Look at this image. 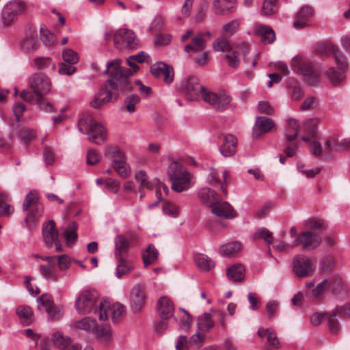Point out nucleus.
Here are the masks:
<instances>
[{
	"label": "nucleus",
	"instance_id": "1",
	"mask_svg": "<svg viewBox=\"0 0 350 350\" xmlns=\"http://www.w3.org/2000/svg\"><path fill=\"white\" fill-rule=\"evenodd\" d=\"M149 56L144 52H141L135 56L127 59L128 65L133 69L121 66L122 60L116 59L107 64V72L111 79L107 80L101 87L98 94L91 102L94 108H100L105 104L115 101L119 96V90L122 92L131 91L132 85L129 81V77L138 69L135 62H144Z\"/></svg>",
	"mask_w": 350,
	"mask_h": 350
},
{
	"label": "nucleus",
	"instance_id": "2",
	"mask_svg": "<svg viewBox=\"0 0 350 350\" xmlns=\"http://www.w3.org/2000/svg\"><path fill=\"white\" fill-rule=\"evenodd\" d=\"M319 53L334 57L335 62L338 66V70H336L334 67H331L326 71L325 75L333 85L342 83L345 79V71L348 67L346 57L342 52L335 45L324 44L319 50Z\"/></svg>",
	"mask_w": 350,
	"mask_h": 350
},
{
	"label": "nucleus",
	"instance_id": "3",
	"mask_svg": "<svg viewBox=\"0 0 350 350\" xmlns=\"http://www.w3.org/2000/svg\"><path fill=\"white\" fill-rule=\"evenodd\" d=\"M29 84L31 91L23 90L20 94L21 98L28 103H39L51 89L50 79L41 72L32 75L29 79Z\"/></svg>",
	"mask_w": 350,
	"mask_h": 350
},
{
	"label": "nucleus",
	"instance_id": "4",
	"mask_svg": "<svg viewBox=\"0 0 350 350\" xmlns=\"http://www.w3.org/2000/svg\"><path fill=\"white\" fill-rule=\"evenodd\" d=\"M78 129L81 133L87 134L89 140L96 144H101L106 139L105 128L90 114H84L79 119Z\"/></svg>",
	"mask_w": 350,
	"mask_h": 350
},
{
	"label": "nucleus",
	"instance_id": "5",
	"mask_svg": "<svg viewBox=\"0 0 350 350\" xmlns=\"http://www.w3.org/2000/svg\"><path fill=\"white\" fill-rule=\"evenodd\" d=\"M167 173L172 183V189L175 191L182 192L190 187L191 176L180 163L176 161L170 162Z\"/></svg>",
	"mask_w": 350,
	"mask_h": 350
},
{
	"label": "nucleus",
	"instance_id": "6",
	"mask_svg": "<svg viewBox=\"0 0 350 350\" xmlns=\"http://www.w3.org/2000/svg\"><path fill=\"white\" fill-rule=\"evenodd\" d=\"M95 314L98 315L100 321L108 320L111 317L113 322L120 321L126 314L124 306L120 303L116 302L111 304L108 301L104 300L99 304V310H95Z\"/></svg>",
	"mask_w": 350,
	"mask_h": 350
},
{
	"label": "nucleus",
	"instance_id": "7",
	"mask_svg": "<svg viewBox=\"0 0 350 350\" xmlns=\"http://www.w3.org/2000/svg\"><path fill=\"white\" fill-rule=\"evenodd\" d=\"M23 210L27 211L25 217V223L28 227H31L41 216L43 211L42 205L39 202L38 194L36 191H30L25 197Z\"/></svg>",
	"mask_w": 350,
	"mask_h": 350
},
{
	"label": "nucleus",
	"instance_id": "8",
	"mask_svg": "<svg viewBox=\"0 0 350 350\" xmlns=\"http://www.w3.org/2000/svg\"><path fill=\"white\" fill-rule=\"evenodd\" d=\"M97 299L98 295L95 291L87 290L81 292L75 301L77 311L81 314H89L92 310L95 312L96 309L99 310L96 305Z\"/></svg>",
	"mask_w": 350,
	"mask_h": 350
},
{
	"label": "nucleus",
	"instance_id": "9",
	"mask_svg": "<svg viewBox=\"0 0 350 350\" xmlns=\"http://www.w3.org/2000/svg\"><path fill=\"white\" fill-rule=\"evenodd\" d=\"M139 46L135 33L127 29H120L114 34V47L117 49L133 50Z\"/></svg>",
	"mask_w": 350,
	"mask_h": 350
},
{
	"label": "nucleus",
	"instance_id": "10",
	"mask_svg": "<svg viewBox=\"0 0 350 350\" xmlns=\"http://www.w3.org/2000/svg\"><path fill=\"white\" fill-rule=\"evenodd\" d=\"M27 6L22 0H12L9 1L3 8L1 18L3 23L9 26L18 18V16L26 10Z\"/></svg>",
	"mask_w": 350,
	"mask_h": 350
},
{
	"label": "nucleus",
	"instance_id": "11",
	"mask_svg": "<svg viewBox=\"0 0 350 350\" xmlns=\"http://www.w3.org/2000/svg\"><path fill=\"white\" fill-rule=\"evenodd\" d=\"M202 100L216 110L224 109L230 103V97L224 92H212L207 89L202 92Z\"/></svg>",
	"mask_w": 350,
	"mask_h": 350
},
{
	"label": "nucleus",
	"instance_id": "12",
	"mask_svg": "<svg viewBox=\"0 0 350 350\" xmlns=\"http://www.w3.org/2000/svg\"><path fill=\"white\" fill-rule=\"evenodd\" d=\"M206 88L201 85L198 79L195 76H190L186 78L181 83V90L187 100H198L200 96L202 97V92Z\"/></svg>",
	"mask_w": 350,
	"mask_h": 350
},
{
	"label": "nucleus",
	"instance_id": "13",
	"mask_svg": "<svg viewBox=\"0 0 350 350\" xmlns=\"http://www.w3.org/2000/svg\"><path fill=\"white\" fill-rule=\"evenodd\" d=\"M293 68L295 72L302 75L310 85H313L318 82L319 75L310 62L295 58L293 60Z\"/></svg>",
	"mask_w": 350,
	"mask_h": 350
},
{
	"label": "nucleus",
	"instance_id": "14",
	"mask_svg": "<svg viewBox=\"0 0 350 350\" xmlns=\"http://www.w3.org/2000/svg\"><path fill=\"white\" fill-rule=\"evenodd\" d=\"M325 289H329L334 294L338 295L343 290V284L339 277L324 280L311 291L312 295L317 300L321 298Z\"/></svg>",
	"mask_w": 350,
	"mask_h": 350
},
{
	"label": "nucleus",
	"instance_id": "15",
	"mask_svg": "<svg viewBox=\"0 0 350 350\" xmlns=\"http://www.w3.org/2000/svg\"><path fill=\"white\" fill-rule=\"evenodd\" d=\"M321 242V237L312 231L305 230L295 239L292 247L301 245L304 250H312L317 247Z\"/></svg>",
	"mask_w": 350,
	"mask_h": 350
},
{
	"label": "nucleus",
	"instance_id": "16",
	"mask_svg": "<svg viewBox=\"0 0 350 350\" xmlns=\"http://www.w3.org/2000/svg\"><path fill=\"white\" fill-rule=\"evenodd\" d=\"M293 270L297 277L303 278L312 274L314 266L309 258L298 254L293 258Z\"/></svg>",
	"mask_w": 350,
	"mask_h": 350
},
{
	"label": "nucleus",
	"instance_id": "17",
	"mask_svg": "<svg viewBox=\"0 0 350 350\" xmlns=\"http://www.w3.org/2000/svg\"><path fill=\"white\" fill-rule=\"evenodd\" d=\"M337 315L341 318H350V304L336 306L332 314L328 316V327L334 334H338L340 330V323L336 317Z\"/></svg>",
	"mask_w": 350,
	"mask_h": 350
},
{
	"label": "nucleus",
	"instance_id": "18",
	"mask_svg": "<svg viewBox=\"0 0 350 350\" xmlns=\"http://www.w3.org/2000/svg\"><path fill=\"white\" fill-rule=\"evenodd\" d=\"M47 262V265H41L40 271L41 275L47 280L57 282L62 275L59 273L56 267V257L46 256L43 258Z\"/></svg>",
	"mask_w": 350,
	"mask_h": 350
},
{
	"label": "nucleus",
	"instance_id": "19",
	"mask_svg": "<svg viewBox=\"0 0 350 350\" xmlns=\"http://www.w3.org/2000/svg\"><path fill=\"white\" fill-rule=\"evenodd\" d=\"M146 295L145 287L141 284H137L133 287L130 295V301L132 310L139 312L145 305Z\"/></svg>",
	"mask_w": 350,
	"mask_h": 350
},
{
	"label": "nucleus",
	"instance_id": "20",
	"mask_svg": "<svg viewBox=\"0 0 350 350\" xmlns=\"http://www.w3.org/2000/svg\"><path fill=\"white\" fill-rule=\"evenodd\" d=\"M150 72L155 77L163 78L167 84H170L174 80L173 68L162 62L152 65Z\"/></svg>",
	"mask_w": 350,
	"mask_h": 350
},
{
	"label": "nucleus",
	"instance_id": "21",
	"mask_svg": "<svg viewBox=\"0 0 350 350\" xmlns=\"http://www.w3.org/2000/svg\"><path fill=\"white\" fill-rule=\"evenodd\" d=\"M132 234L118 235L115 239L116 252L115 256L116 258H125L131 245V240L133 239Z\"/></svg>",
	"mask_w": 350,
	"mask_h": 350
},
{
	"label": "nucleus",
	"instance_id": "22",
	"mask_svg": "<svg viewBox=\"0 0 350 350\" xmlns=\"http://www.w3.org/2000/svg\"><path fill=\"white\" fill-rule=\"evenodd\" d=\"M212 33L209 31L199 33L191 40V42L185 46L187 53H197L203 51L206 44V38H211Z\"/></svg>",
	"mask_w": 350,
	"mask_h": 350
},
{
	"label": "nucleus",
	"instance_id": "23",
	"mask_svg": "<svg viewBox=\"0 0 350 350\" xmlns=\"http://www.w3.org/2000/svg\"><path fill=\"white\" fill-rule=\"evenodd\" d=\"M213 214L221 218L231 219L236 216V212L228 202H223L220 199L211 208Z\"/></svg>",
	"mask_w": 350,
	"mask_h": 350
},
{
	"label": "nucleus",
	"instance_id": "24",
	"mask_svg": "<svg viewBox=\"0 0 350 350\" xmlns=\"http://www.w3.org/2000/svg\"><path fill=\"white\" fill-rule=\"evenodd\" d=\"M42 235L45 243L51 247L53 242L59 239V231L55 227V223L53 220H49L43 224Z\"/></svg>",
	"mask_w": 350,
	"mask_h": 350
},
{
	"label": "nucleus",
	"instance_id": "25",
	"mask_svg": "<svg viewBox=\"0 0 350 350\" xmlns=\"http://www.w3.org/2000/svg\"><path fill=\"white\" fill-rule=\"evenodd\" d=\"M228 174L226 171H223L220 175L217 170L212 169L211 173L208 176V181L212 186L219 185L221 190L224 194L226 196L227 190L226 187L228 184Z\"/></svg>",
	"mask_w": 350,
	"mask_h": 350
},
{
	"label": "nucleus",
	"instance_id": "26",
	"mask_svg": "<svg viewBox=\"0 0 350 350\" xmlns=\"http://www.w3.org/2000/svg\"><path fill=\"white\" fill-rule=\"evenodd\" d=\"M53 342L59 350H81V347L77 343H74L68 336H63L61 333H55L53 336Z\"/></svg>",
	"mask_w": 350,
	"mask_h": 350
},
{
	"label": "nucleus",
	"instance_id": "27",
	"mask_svg": "<svg viewBox=\"0 0 350 350\" xmlns=\"http://www.w3.org/2000/svg\"><path fill=\"white\" fill-rule=\"evenodd\" d=\"M38 301L41 304L38 305V308L40 310L41 306L44 308L51 317L59 319L62 316L60 310L54 306L53 301L51 295H43L38 299Z\"/></svg>",
	"mask_w": 350,
	"mask_h": 350
},
{
	"label": "nucleus",
	"instance_id": "28",
	"mask_svg": "<svg viewBox=\"0 0 350 350\" xmlns=\"http://www.w3.org/2000/svg\"><path fill=\"white\" fill-rule=\"evenodd\" d=\"M157 309L162 319H168L173 316L174 306L169 297L163 296L158 301Z\"/></svg>",
	"mask_w": 350,
	"mask_h": 350
},
{
	"label": "nucleus",
	"instance_id": "29",
	"mask_svg": "<svg viewBox=\"0 0 350 350\" xmlns=\"http://www.w3.org/2000/svg\"><path fill=\"white\" fill-rule=\"evenodd\" d=\"M237 144L236 137L232 135H227L223 138L219 151L225 157H231L236 152Z\"/></svg>",
	"mask_w": 350,
	"mask_h": 350
},
{
	"label": "nucleus",
	"instance_id": "30",
	"mask_svg": "<svg viewBox=\"0 0 350 350\" xmlns=\"http://www.w3.org/2000/svg\"><path fill=\"white\" fill-rule=\"evenodd\" d=\"M313 10L310 6H303L298 12L293 27L296 29H302L308 25V21L312 16Z\"/></svg>",
	"mask_w": 350,
	"mask_h": 350
},
{
	"label": "nucleus",
	"instance_id": "31",
	"mask_svg": "<svg viewBox=\"0 0 350 350\" xmlns=\"http://www.w3.org/2000/svg\"><path fill=\"white\" fill-rule=\"evenodd\" d=\"M198 197L203 204L211 208L220 199L214 190L208 187L202 188L198 192Z\"/></svg>",
	"mask_w": 350,
	"mask_h": 350
},
{
	"label": "nucleus",
	"instance_id": "32",
	"mask_svg": "<svg viewBox=\"0 0 350 350\" xmlns=\"http://www.w3.org/2000/svg\"><path fill=\"white\" fill-rule=\"evenodd\" d=\"M235 0H213V10L217 15H226L231 13L234 9Z\"/></svg>",
	"mask_w": 350,
	"mask_h": 350
},
{
	"label": "nucleus",
	"instance_id": "33",
	"mask_svg": "<svg viewBox=\"0 0 350 350\" xmlns=\"http://www.w3.org/2000/svg\"><path fill=\"white\" fill-rule=\"evenodd\" d=\"M249 53V45L246 43H242L238 46V49L233 51L232 54H227L226 58L228 62V65L234 68L238 67L239 64V55L241 53L245 57Z\"/></svg>",
	"mask_w": 350,
	"mask_h": 350
},
{
	"label": "nucleus",
	"instance_id": "34",
	"mask_svg": "<svg viewBox=\"0 0 350 350\" xmlns=\"http://www.w3.org/2000/svg\"><path fill=\"white\" fill-rule=\"evenodd\" d=\"M111 167L122 178H127L131 174L130 167L126 163V156L119 160L113 161L111 163Z\"/></svg>",
	"mask_w": 350,
	"mask_h": 350
},
{
	"label": "nucleus",
	"instance_id": "35",
	"mask_svg": "<svg viewBox=\"0 0 350 350\" xmlns=\"http://www.w3.org/2000/svg\"><path fill=\"white\" fill-rule=\"evenodd\" d=\"M317 124L318 120L317 119H310L304 122L302 126V129L304 132L308 134V136L304 135L301 137V139L304 142H308L311 140V138L315 137L317 129Z\"/></svg>",
	"mask_w": 350,
	"mask_h": 350
},
{
	"label": "nucleus",
	"instance_id": "36",
	"mask_svg": "<svg viewBox=\"0 0 350 350\" xmlns=\"http://www.w3.org/2000/svg\"><path fill=\"white\" fill-rule=\"evenodd\" d=\"M255 32L257 35L260 36L261 41L265 44L272 43L275 40V33L273 30L265 25H258Z\"/></svg>",
	"mask_w": 350,
	"mask_h": 350
},
{
	"label": "nucleus",
	"instance_id": "37",
	"mask_svg": "<svg viewBox=\"0 0 350 350\" xmlns=\"http://www.w3.org/2000/svg\"><path fill=\"white\" fill-rule=\"evenodd\" d=\"M197 325L198 331L206 332L214 327L215 323L211 317V314L206 312L198 317Z\"/></svg>",
	"mask_w": 350,
	"mask_h": 350
},
{
	"label": "nucleus",
	"instance_id": "38",
	"mask_svg": "<svg viewBox=\"0 0 350 350\" xmlns=\"http://www.w3.org/2000/svg\"><path fill=\"white\" fill-rule=\"evenodd\" d=\"M105 158L111 161L119 160L126 156L123 150L116 145L111 144L105 148Z\"/></svg>",
	"mask_w": 350,
	"mask_h": 350
},
{
	"label": "nucleus",
	"instance_id": "39",
	"mask_svg": "<svg viewBox=\"0 0 350 350\" xmlns=\"http://www.w3.org/2000/svg\"><path fill=\"white\" fill-rule=\"evenodd\" d=\"M77 225L72 221L68 224L64 231V237L68 247H72L77 240Z\"/></svg>",
	"mask_w": 350,
	"mask_h": 350
},
{
	"label": "nucleus",
	"instance_id": "40",
	"mask_svg": "<svg viewBox=\"0 0 350 350\" xmlns=\"http://www.w3.org/2000/svg\"><path fill=\"white\" fill-rule=\"evenodd\" d=\"M16 314L22 323L29 325L33 321V311L27 306H20L16 309Z\"/></svg>",
	"mask_w": 350,
	"mask_h": 350
},
{
	"label": "nucleus",
	"instance_id": "41",
	"mask_svg": "<svg viewBox=\"0 0 350 350\" xmlns=\"http://www.w3.org/2000/svg\"><path fill=\"white\" fill-rule=\"evenodd\" d=\"M38 40L36 33L27 36L21 43V46L24 51L29 52L38 49Z\"/></svg>",
	"mask_w": 350,
	"mask_h": 350
},
{
	"label": "nucleus",
	"instance_id": "42",
	"mask_svg": "<svg viewBox=\"0 0 350 350\" xmlns=\"http://www.w3.org/2000/svg\"><path fill=\"white\" fill-rule=\"evenodd\" d=\"M258 335L260 338L267 337V341L273 349H278L280 343L278 340L276 334L271 329L260 328L258 331Z\"/></svg>",
	"mask_w": 350,
	"mask_h": 350
},
{
	"label": "nucleus",
	"instance_id": "43",
	"mask_svg": "<svg viewBox=\"0 0 350 350\" xmlns=\"http://www.w3.org/2000/svg\"><path fill=\"white\" fill-rule=\"evenodd\" d=\"M245 268L242 265L236 264L227 270L228 278L233 281H241L244 278Z\"/></svg>",
	"mask_w": 350,
	"mask_h": 350
},
{
	"label": "nucleus",
	"instance_id": "44",
	"mask_svg": "<svg viewBox=\"0 0 350 350\" xmlns=\"http://www.w3.org/2000/svg\"><path fill=\"white\" fill-rule=\"evenodd\" d=\"M158 251L155 247L150 244L143 252L142 258L145 266L153 264L158 258Z\"/></svg>",
	"mask_w": 350,
	"mask_h": 350
},
{
	"label": "nucleus",
	"instance_id": "45",
	"mask_svg": "<svg viewBox=\"0 0 350 350\" xmlns=\"http://www.w3.org/2000/svg\"><path fill=\"white\" fill-rule=\"evenodd\" d=\"M255 125L262 133H268L275 126L273 120L267 117H258Z\"/></svg>",
	"mask_w": 350,
	"mask_h": 350
},
{
	"label": "nucleus",
	"instance_id": "46",
	"mask_svg": "<svg viewBox=\"0 0 350 350\" xmlns=\"http://www.w3.org/2000/svg\"><path fill=\"white\" fill-rule=\"evenodd\" d=\"M288 127L286 130V139L288 141L296 139L299 126L297 121L295 119L288 120Z\"/></svg>",
	"mask_w": 350,
	"mask_h": 350
},
{
	"label": "nucleus",
	"instance_id": "47",
	"mask_svg": "<svg viewBox=\"0 0 350 350\" xmlns=\"http://www.w3.org/2000/svg\"><path fill=\"white\" fill-rule=\"evenodd\" d=\"M117 259L118 263L116 268V275L118 278H121L124 275L129 273L133 269V265L126 260V258Z\"/></svg>",
	"mask_w": 350,
	"mask_h": 350
},
{
	"label": "nucleus",
	"instance_id": "48",
	"mask_svg": "<svg viewBox=\"0 0 350 350\" xmlns=\"http://www.w3.org/2000/svg\"><path fill=\"white\" fill-rule=\"evenodd\" d=\"M241 247V243L238 241L229 243L220 247L219 253L221 256H230L239 252Z\"/></svg>",
	"mask_w": 350,
	"mask_h": 350
},
{
	"label": "nucleus",
	"instance_id": "49",
	"mask_svg": "<svg viewBox=\"0 0 350 350\" xmlns=\"http://www.w3.org/2000/svg\"><path fill=\"white\" fill-rule=\"evenodd\" d=\"M96 321L89 317H85L75 323V327L86 332H94L96 329Z\"/></svg>",
	"mask_w": 350,
	"mask_h": 350
},
{
	"label": "nucleus",
	"instance_id": "50",
	"mask_svg": "<svg viewBox=\"0 0 350 350\" xmlns=\"http://www.w3.org/2000/svg\"><path fill=\"white\" fill-rule=\"evenodd\" d=\"M53 66L55 68V64L52 59L49 57H37L33 59V66L37 70H44L47 68Z\"/></svg>",
	"mask_w": 350,
	"mask_h": 350
},
{
	"label": "nucleus",
	"instance_id": "51",
	"mask_svg": "<svg viewBox=\"0 0 350 350\" xmlns=\"http://www.w3.org/2000/svg\"><path fill=\"white\" fill-rule=\"evenodd\" d=\"M195 261L197 266L202 270L208 271L214 267L213 262L207 256L204 254L196 255Z\"/></svg>",
	"mask_w": 350,
	"mask_h": 350
},
{
	"label": "nucleus",
	"instance_id": "52",
	"mask_svg": "<svg viewBox=\"0 0 350 350\" xmlns=\"http://www.w3.org/2000/svg\"><path fill=\"white\" fill-rule=\"evenodd\" d=\"M135 180L139 183V187L152 190L154 189V183L148 180V176L144 171H139L135 175Z\"/></svg>",
	"mask_w": 350,
	"mask_h": 350
},
{
	"label": "nucleus",
	"instance_id": "53",
	"mask_svg": "<svg viewBox=\"0 0 350 350\" xmlns=\"http://www.w3.org/2000/svg\"><path fill=\"white\" fill-rule=\"evenodd\" d=\"M94 332L96 334V337L105 344L109 343L111 339V329L108 327H98L96 325Z\"/></svg>",
	"mask_w": 350,
	"mask_h": 350
},
{
	"label": "nucleus",
	"instance_id": "54",
	"mask_svg": "<svg viewBox=\"0 0 350 350\" xmlns=\"http://www.w3.org/2000/svg\"><path fill=\"white\" fill-rule=\"evenodd\" d=\"M19 137L26 146H28L31 141L36 138V132L32 129L23 127L19 131Z\"/></svg>",
	"mask_w": 350,
	"mask_h": 350
},
{
	"label": "nucleus",
	"instance_id": "55",
	"mask_svg": "<svg viewBox=\"0 0 350 350\" xmlns=\"http://www.w3.org/2000/svg\"><path fill=\"white\" fill-rule=\"evenodd\" d=\"M140 97L137 94H131L124 99V107L127 111L132 113L135 111V106L139 103Z\"/></svg>",
	"mask_w": 350,
	"mask_h": 350
},
{
	"label": "nucleus",
	"instance_id": "56",
	"mask_svg": "<svg viewBox=\"0 0 350 350\" xmlns=\"http://www.w3.org/2000/svg\"><path fill=\"white\" fill-rule=\"evenodd\" d=\"M288 89L291 99L295 101L299 100L304 95L303 91L297 81L291 83Z\"/></svg>",
	"mask_w": 350,
	"mask_h": 350
},
{
	"label": "nucleus",
	"instance_id": "57",
	"mask_svg": "<svg viewBox=\"0 0 350 350\" xmlns=\"http://www.w3.org/2000/svg\"><path fill=\"white\" fill-rule=\"evenodd\" d=\"M206 335L202 332L198 331L197 333L191 336L189 343L191 347L199 349L203 345L205 340Z\"/></svg>",
	"mask_w": 350,
	"mask_h": 350
},
{
	"label": "nucleus",
	"instance_id": "58",
	"mask_svg": "<svg viewBox=\"0 0 350 350\" xmlns=\"http://www.w3.org/2000/svg\"><path fill=\"white\" fill-rule=\"evenodd\" d=\"M163 212L172 217H177L179 208L176 204L170 202H165L163 205Z\"/></svg>",
	"mask_w": 350,
	"mask_h": 350
},
{
	"label": "nucleus",
	"instance_id": "59",
	"mask_svg": "<svg viewBox=\"0 0 350 350\" xmlns=\"http://www.w3.org/2000/svg\"><path fill=\"white\" fill-rule=\"evenodd\" d=\"M239 27V23L237 20L230 21V23L224 25L222 29V34L225 37L231 36L233 35Z\"/></svg>",
	"mask_w": 350,
	"mask_h": 350
},
{
	"label": "nucleus",
	"instance_id": "60",
	"mask_svg": "<svg viewBox=\"0 0 350 350\" xmlns=\"http://www.w3.org/2000/svg\"><path fill=\"white\" fill-rule=\"evenodd\" d=\"M276 1L277 0H265L262 7V14L269 16L275 13L277 10Z\"/></svg>",
	"mask_w": 350,
	"mask_h": 350
},
{
	"label": "nucleus",
	"instance_id": "61",
	"mask_svg": "<svg viewBox=\"0 0 350 350\" xmlns=\"http://www.w3.org/2000/svg\"><path fill=\"white\" fill-rule=\"evenodd\" d=\"M56 257V265L59 271H64L70 267V259L67 255L55 256Z\"/></svg>",
	"mask_w": 350,
	"mask_h": 350
},
{
	"label": "nucleus",
	"instance_id": "62",
	"mask_svg": "<svg viewBox=\"0 0 350 350\" xmlns=\"http://www.w3.org/2000/svg\"><path fill=\"white\" fill-rule=\"evenodd\" d=\"M62 57L66 63L75 64L79 61L78 54L72 49H65L62 53Z\"/></svg>",
	"mask_w": 350,
	"mask_h": 350
},
{
	"label": "nucleus",
	"instance_id": "63",
	"mask_svg": "<svg viewBox=\"0 0 350 350\" xmlns=\"http://www.w3.org/2000/svg\"><path fill=\"white\" fill-rule=\"evenodd\" d=\"M41 40L44 44L50 46L55 42V37L49 30L46 28L40 29Z\"/></svg>",
	"mask_w": 350,
	"mask_h": 350
},
{
	"label": "nucleus",
	"instance_id": "64",
	"mask_svg": "<svg viewBox=\"0 0 350 350\" xmlns=\"http://www.w3.org/2000/svg\"><path fill=\"white\" fill-rule=\"evenodd\" d=\"M256 239H262L266 243L270 245L273 242L272 233L267 228H260L255 233Z\"/></svg>",
	"mask_w": 350,
	"mask_h": 350
}]
</instances>
